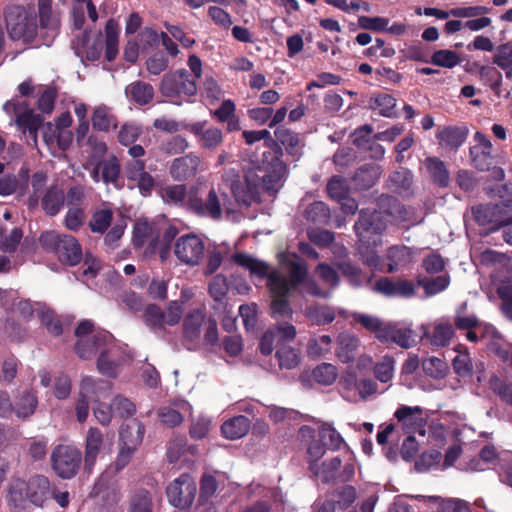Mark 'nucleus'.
I'll return each mask as SVG.
<instances>
[{"mask_svg": "<svg viewBox=\"0 0 512 512\" xmlns=\"http://www.w3.org/2000/svg\"><path fill=\"white\" fill-rule=\"evenodd\" d=\"M332 339L328 335H322L308 342L307 351L311 356L320 357L330 352Z\"/></svg>", "mask_w": 512, "mask_h": 512, "instance_id": "774afa93", "label": "nucleus"}, {"mask_svg": "<svg viewBox=\"0 0 512 512\" xmlns=\"http://www.w3.org/2000/svg\"><path fill=\"white\" fill-rule=\"evenodd\" d=\"M184 337L192 344H198L203 332V344L215 346L219 340L217 321L212 317L206 319L203 312L195 309L189 312L184 318Z\"/></svg>", "mask_w": 512, "mask_h": 512, "instance_id": "423d86ee", "label": "nucleus"}, {"mask_svg": "<svg viewBox=\"0 0 512 512\" xmlns=\"http://www.w3.org/2000/svg\"><path fill=\"white\" fill-rule=\"evenodd\" d=\"M305 316L316 325H327L334 321L336 311L325 305H310L304 311Z\"/></svg>", "mask_w": 512, "mask_h": 512, "instance_id": "58836bf2", "label": "nucleus"}, {"mask_svg": "<svg viewBox=\"0 0 512 512\" xmlns=\"http://www.w3.org/2000/svg\"><path fill=\"white\" fill-rule=\"evenodd\" d=\"M373 289L389 298H411L416 293L417 285L404 278L382 277L375 282Z\"/></svg>", "mask_w": 512, "mask_h": 512, "instance_id": "f3484780", "label": "nucleus"}, {"mask_svg": "<svg viewBox=\"0 0 512 512\" xmlns=\"http://www.w3.org/2000/svg\"><path fill=\"white\" fill-rule=\"evenodd\" d=\"M475 220L480 225L504 226L512 221V199L497 204L480 205L473 209Z\"/></svg>", "mask_w": 512, "mask_h": 512, "instance_id": "2eb2a0df", "label": "nucleus"}, {"mask_svg": "<svg viewBox=\"0 0 512 512\" xmlns=\"http://www.w3.org/2000/svg\"><path fill=\"white\" fill-rule=\"evenodd\" d=\"M113 220V213L110 209H101L93 213L89 222V227L92 232L104 233L111 225Z\"/></svg>", "mask_w": 512, "mask_h": 512, "instance_id": "6e6d98bb", "label": "nucleus"}, {"mask_svg": "<svg viewBox=\"0 0 512 512\" xmlns=\"http://www.w3.org/2000/svg\"><path fill=\"white\" fill-rule=\"evenodd\" d=\"M417 252L404 245H395L388 249L386 259L388 261L387 271L389 273L407 268L414 262Z\"/></svg>", "mask_w": 512, "mask_h": 512, "instance_id": "4be33fe9", "label": "nucleus"}, {"mask_svg": "<svg viewBox=\"0 0 512 512\" xmlns=\"http://www.w3.org/2000/svg\"><path fill=\"white\" fill-rule=\"evenodd\" d=\"M7 503L12 512H25L30 504L26 481L17 478L8 486Z\"/></svg>", "mask_w": 512, "mask_h": 512, "instance_id": "5701e85b", "label": "nucleus"}, {"mask_svg": "<svg viewBox=\"0 0 512 512\" xmlns=\"http://www.w3.org/2000/svg\"><path fill=\"white\" fill-rule=\"evenodd\" d=\"M237 264L246 267L252 274L259 276H268L267 285L271 292L272 316L280 321L282 319H291L293 310L290 307L286 297L299 284L303 283L306 293L320 298H328L331 295L330 290H325L313 280H305L307 267L305 263L295 254L282 253L279 255V263L284 273L289 275V279L280 271L269 272V266L262 261H258L246 254H237L234 256ZM296 336L294 325L284 322H278L273 328L267 330L261 338L260 350L262 354L272 353L274 346L282 345L292 341Z\"/></svg>", "mask_w": 512, "mask_h": 512, "instance_id": "f257e3e1", "label": "nucleus"}, {"mask_svg": "<svg viewBox=\"0 0 512 512\" xmlns=\"http://www.w3.org/2000/svg\"><path fill=\"white\" fill-rule=\"evenodd\" d=\"M274 133L289 154L292 156H299L301 154L300 139L296 133L284 127H278Z\"/></svg>", "mask_w": 512, "mask_h": 512, "instance_id": "c03bdc74", "label": "nucleus"}, {"mask_svg": "<svg viewBox=\"0 0 512 512\" xmlns=\"http://www.w3.org/2000/svg\"><path fill=\"white\" fill-rule=\"evenodd\" d=\"M360 340L354 334L342 332L337 338L336 355L342 363H349L354 360L355 352L359 347Z\"/></svg>", "mask_w": 512, "mask_h": 512, "instance_id": "c85d7f7f", "label": "nucleus"}, {"mask_svg": "<svg viewBox=\"0 0 512 512\" xmlns=\"http://www.w3.org/2000/svg\"><path fill=\"white\" fill-rule=\"evenodd\" d=\"M467 130L460 127H445L437 132L439 145L447 150H457L466 140Z\"/></svg>", "mask_w": 512, "mask_h": 512, "instance_id": "cd10ccee", "label": "nucleus"}, {"mask_svg": "<svg viewBox=\"0 0 512 512\" xmlns=\"http://www.w3.org/2000/svg\"><path fill=\"white\" fill-rule=\"evenodd\" d=\"M91 121L93 128L97 131L107 132L111 126L116 127V118L105 105L95 108Z\"/></svg>", "mask_w": 512, "mask_h": 512, "instance_id": "79ce46f5", "label": "nucleus"}, {"mask_svg": "<svg viewBox=\"0 0 512 512\" xmlns=\"http://www.w3.org/2000/svg\"><path fill=\"white\" fill-rule=\"evenodd\" d=\"M38 406V398L32 390H25L19 395L15 404H13V412L19 419L26 420L31 417Z\"/></svg>", "mask_w": 512, "mask_h": 512, "instance_id": "2f4dec72", "label": "nucleus"}, {"mask_svg": "<svg viewBox=\"0 0 512 512\" xmlns=\"http://www.w3.org/2000/svg\"><path fill=\"white\" fill-rule=\"evenodd\" d=\"M161 197L166 204L175 205L186 210L189 188L184 184H171L161 189Z\"/></svg>", "mask_w": 512, "mask_h": 512, "instance_id": "473e14b6", "label": "nucleus"}, {"mask_svg": "<svg viewBox=\"0 0 512 512\" xmlns=\"http://www.w3.org/2000/svg\"><path fill=\"white\" fill-rule=\"evenodd\" d=\"M338 268L354 286H361L366 280V276L362 274L360 268L350 261H343L338 263Z\"/></svg>", "mask_w": 512, "mask_h": 512, "instance_id": "0e129e2a", "label": "nucleus"}, {"mask_svg": "<svg viewBox=\"0 0 512 512\" xmlns=\"http://www.w3.org/2000/svg\"><path fill=\"white\" fill-rule=\"evenodd\" d=\"M370 109L383 117H394L396 115V99L387 93H380L372 96L369 101Z\"/></svg>", "mask_w": 512, "mask_h": 512, "instance_id": "f704fd0d", "label": "nucleus"}, {"mask_svg": "<svg viewBox=\"0 0 512 512\" xmlns=\"http://www.w3.org/2000/svg\"><path fill=\"white\" fill-rule=\"evenodd\" d=\"M126 95L138 105H147L153 99L154 89L148 83L137 81L127 86Z\"/></svg>", "mask_w": 512, "mask_h": 512, "instance_id": "4c0bfd02", "label": "nucleus"}, {"mask_svg": "<svg viewBox=\"0 0 512 512\" xmlns=\"http://www.w3.org/2000/svg\"><path fill=\"white\" fill-rule=\"evenodd\" d=\"M398 426L407 435H425L427 415L420 406L401 405L394 413Z\"/></svg>", "mask_w": 512, "mask_h": 512, "instance_id": "4468645a", "label": "nucleus"}, {"mask_svg": "<svg viewBox=\"0 0 512 512\" xmlns=\"http://www.w3.org/2000/svg\"><path fill=\"white\" fill-rule=\"evenodd\" d=\"M205 253L203 240L194 233L180 236L174 244V254L177 259L188 266L199 265Z\"/></svg>", "mask_w": 512, "mask_h": 512, "instance_id": "ddd939ff", "label": "nucleus"}, {"mask_svg": "<svg viewBox=\"0 0 512 512\" xmlns=\"http://www.w3.org/2000/svg\"><path fill=\"white\" fill-rule=\"evenodd\" d=\"M197 484L194 478L183 473L174 479L166 488L168 502L175 508L189 509L196 497Z\"/></svg>", "mask_w": 512, "mask_h": 512, "instance_id": "f8f14e48", "label": "nucleus"}, {"mask_svg": "<svg viewBox=\"0 0 512 512\" xmlns=\"http://www.w3.org/2000/svg\"><path fill=\"white\" fill-rule=\"evenodd\" d=\"M142 318L145 325L151 330L155 332L164 330V311L158 305H147Z\"/></svg>", "mask_w": 512, "mask_h": 512, "instance_id": "de8ad7c7", "label": "nucleus"}, {"mask_svg": "<svg viewBox=\"0 0 512 512\" xmlns=\"http://www.w3.org/2000/svg\"><path fill=\"white\" fill-rule=\"evenodd\" d=\"M64 204V191L57 185H51L48 187L41 198V207L44 213L50 217H54L59 214Z\"/></svg>", "mask_w": 512, "mask_h": 512, "instance_id": "393cba45", "label": "nucleus"}, {"mask_svg": "<svg viewBox=\"0 0 512 512\" xmlns=\"http://www.w3.org/2000/svg\"><path fill=\"white\" fill-rule=\"evenodd\" d=\"M425 167L435 183L443 187L448 185L449 173L443 161L437 157H428L425 159Z\"/></svg>", "mask_w": 512, "mask_h": 512, "instance_id": "37998d69", "label": "nucleus"}, {"mask_svg": "<svg viewBox=\"0 0 512 512\" xmlns=\"http://www.w3.org/2000/svg\"><path fill=\"white\" fill-rule=\"evenodd\" d=\"M208 293L212 299L211 308L221 322L224 321V275L214 276L208 286Z\"/></svg>", "mask_w": 512, "mask_h": 512, "instance_id": "c756f323", "label": "nucleus"}, {"mask_svg": "<svg viewBox=\"0 0 512 512\" xmlns=\"http://www.w3.org/2000/svg\"><path fill=\"white\" fill-rule=\"evenodd\" d=\"M424 335L432 346L445 347L454 335V328L451 323L440 320L433 324L431 330L425 331Z\"/></svg>", "mask_w": 512, "mask_h": 512, "instance_id": "bb28decb", "label": "nucleus"}, {"mask_svg": "<svg viewBox=\"0 0 512 512\" xmlns=\"http://www.w3.org/2000/svg\"><path fill=\"white\" fill-rule=\"evenodd\" d=\"M344 397L355 401L353 394H357L361 400H367L370 396L378 393V385L372 379L357 380L355 375L348 374L342 378Z\"/></svg>", "mask_w": 512, "mask_h": 512, "instance_id": "6ab92c4d", "label": "nucleus"}, {"mask_svg": "<svg viewBox=\"0 0 512 512\" xmlns=\"http://www.w3.org/2000/svg\"><path fill=\"white\" fill-rule=\"evenodd\" d=\"M111 405L114 415L121 419L132 417L136 413L135 404L121 395H117Z\"/></svg>", "mask_w": 512, "mask_h": 512, "instance_id": "e2e57ef3", "label": "nucleus"}, {"mask_svg": "<svg viewBox=\"0 0 512 512\" xmlns=\"http://www.w3.org/2000/svg\"><path fill=\"white\" fill-rule=\"evenodd\" d=\"M395 359L392 356H383L374 366V375L383 384L389 383L394 377Z\"/></svg>", "mask_w": 512, "mask_h": 512, "instance_id": "09e8293b", "label": "nucleus"}, {"mask_svg": "<svg viewBox=\"0 0 512 512\" xmlns=\"http://www.w3.org/2000/svg\"><path fill=\"white\" fill-rule=\"evenodd\" d=\"M457 355L453 359V368L461 376H466L472 371L473 365L469 352L465 346L456 348Z\"/></svg>", "mask_w": 512, "mask_h": 512, "instance_id": "5fc2aeb1", "label": "nucleus"}, {"mask_svg": "<svg viewBox=\"0 0 512 512\" xmlns=\"http://www.w3.org/2000/svg\"><path fill=\"white\" fill-rule=\"evenodd\" d=\"M416 498L436 503L438 506L437 512H471L468 503L458 498L442 499L438 496L426 497L421 495L416 496Z\"/></svg>", "mask_w": 512, "mask_h": 512, "instance_id": "e433bc0d", "label": "nucleus"}, {"mask_svg": "<svg viewBox=\"0 0 512 512\" xmlns=\"http://www.w3.org/2000/svg\"><path fill=\"white\" fill-rule=\"evenodd\" d=\"M26 489L30 504L43 507L51 492V484L48 477L40 474L32 476L26 481Z\"/></svg>", "mask_w": 512, "mask_h": 512, "instance_id": "412c9836", "label": "nucleus"}, {"mask_svg": "<svg viewBox=\"0 0 512 512\" xmlns=\"http://www.w3.org/2000/svg\"><path fill=\"white\" fill-rule=\"evenodd\" d=\"M161 94L171 100L191 97L197 93L194 77L186 69H180L164 75L160 84Z\"/></svg>", "mask_w": 512, "mask_h": 512, "instance_id": "1a4fd4ad", "label": "nucleus"}, {"mask_svg": "<svg viewBox=\"0 0 512 512\" xmlns=\"http://www.w3.org/2000/svg\"><path fill=\"white\" fill-rule=\"evenodd\" d=\"M124 360L125 352L114 342L112 337L111 342H108L100 352L97 359V369L102 375L115 378L119 374Z\"/></svg>", "mask_w": 512, "mask_h": 512, "instance_id": "dca6fc26", "label": "nucleus"}, {"mask_svg": "<svg viewBox=\"0 0 512 512\" xmlns=\"http://www.w3.org/2000/svg\"><path fill=\"white\" fill-rule=\"evenodd\" d=\"M493 63L504 71L506 78H512V42L501 44L495 49Z\"/></svg>", "mask_w": 512, "mask_h": 512, "instance_id": "a19ab883", "label": "nucleus"}, {"mask_svg": "<svg viewBox=\"0 0 512 512\" xmlns=\"http://www.w3.org/2000/svg\"><path fill=\"white\" fill-rule=\"evenodd\" d=\"M319 436L321 442L330 449H339L341 445H344L342 436L336 431L334 427L329 424H323L319 430Z\"/></svg>", "mask_w": 512, "mask_h": 512, "instance_id": "052dcab7", "label": "nucleus"}, {"mask_svg": "<svg viewBox=\"0 0 512 512\" xmlns=\"http://www.w3.org/2000/svg\"><path fill=\"white\" fill-rule=\"evenodd\" d=\"M112 334L107 331L97 332L90 338H80L75 344V352L84 360L91 359L97 351L104 349L111 342Z\"/></svg>", "mask_w": 512, "mask_h": 512, "instance_id": "aec40b11", "label": "nucleus"}, {"mask_svg": "<svg viewBox=\"0 0 512 512\" xmlns=\"http://www.w3.org/2000/svg\"><path fill=\"white\" fill-rule=\"evenodd\" d=\"M231 191L237 202L248 205L253 197V190L250 184L240 178L232 181Z\"/></svg>", "mask_w": 512, "mask_h": 512, "instance_id": "69168bd1", "label": "nucleus"}, {"mask_svg": "<svg viewBox=\"0 0 512 512\" xmlns=\"http://www.w3.org/2000/svg\"><path fill=\"white\" fill-rule=\"evenodd\" d=\"M186 211L200 218L220 220L222 208L215 188L201 182L191 185Z\"/></svg>", "mask_w": 512, "mask_h": 512, "instance_id": "7ed1b4c3", "label": "nucleus"}, {"mask_svg": "<svg viewBox=\"0 0 512 512\" xmlns=\"http://www.w3.org/2000/svg\"><path fill=\"white\" fill-rule=\"evenodd\" d=\"M102 179L105 183H116L120 175V164L116 157L104 160L98 164Z\"/></svg>", "mask_w": 512, "mask_h": 512, "instance_id": "680f3d73", "label": "nucleus"}, {"mask_svg": "<svg viewBox=\"0 0 512 512\" xmlns=\"http://www.w3.org/2000/svg\"><path fill=\"white\" fill-rule=\"evenodd\" d=\"M178 234L179 230L176 226L168 225L161 235H157L155 239H152L150 244H148V248L153 253L157 251L160 259L165 261L170 254L172 242L176 239Z\"/></svg>", "mask_w": 512, "mask_h": 512, "instance_id": "a878e982", "label": "nucleus"}, {"mask_svg": "<svg viewBox=\"0 0 512 512\" xmlns=\"http://www.w3.org/2000/svg\"><path fill=\"white\" fill-rule=\"evenodd\" d=\"M39 241L44 249L55 253L59 261L64 264L75 266L83 258L81 245L72 235L45 231L41 234Z\"/></svg>", "mask_w": 512, "mask_h": 512, "instance_id": "39448f33", "label": "nucleus"}, {"mask_svg": "<svg viewBox=\"0 0 512 512\" xmlns=\"http://www.w3.org/2000/svg\"><path fill=\"white\" fill-rule=\"evenodd\" d=\"M103 434L96 428H89L85 439L84 469L90 474L103 445Z\"/></svg>", "mask_w": 512, "mask_h": 512, "instance_id": "b1692460", "label": "nucleus"}, {"mask_svg": "<svg viewBox=\"0 0 512 512\" xmlns=\"http://www.w3.org/2000/svg\"><path fill=\"white\" fill-rule=\"evenodd\" d=\"M5 22L11 40L31 43L37 36V18L33 11L21 5H11L5 9Z\"/></svg>", "mask_w": 512, "mask_h": 512, "instance_id": "20e7f679", "label": "nucleus"}, {"mask_svg": "<svg viewBox=\"0 0 512 512\" xmlns=\"http://www.w3.org/2000/svg\"><path fill=\"white\" fill-rule=\"evenodd\" d=\"M51 467L61 479H72L80 470L82 452L73 445L59 444L52 450Z\"/></svg>", "mask_w": 512, "mask_h": 512, "instance_id": "6e6552de", "label": "nucleus"}, {"mask_svg": "<svg viewBox=\"0 0 512 512\" xmlns=\"http://www.w3.org/2000/svg\"><path fill=\"white\" fill-rule=\"evenodd\" d=\"M312 375L317 383L331 385L337 379L338 371L333 364L322 363L314 368Z\"/></svg>", "mask_w": 512, "mask_h": 512, "instance_id": "864d4df0", "label": "nucleus"}, {"mask_svg": "<svg viewBox=\"0 0 512 512\" xmlns=\"http://www.w3.org/2000/svg\"><path fill=\"white\" fill-rule=\"evenodd\" d=\"M386 339L380 342H393L402 348H409L412 345V331L410 329H398L394 325L388 323L385 329Z\"/></svg>", "mask_w": 512, "mask_h": 512, "instance_id": "a18cd8bd", "label": "nucleus"}, {"mask_svg": "<svg viewBox=\"0 0 512 512\" xmlns=\"http://www.w3.org/2000/svg\"><path fill=\"white\" fill-rule=\"evenodd\" d=\"M341 465L339 457H334L328 461H324L321 466L312 464L311 471L317 479L324 483H330L338 480V471Z\"/></svg>", "mask_w": 512, "mask_h": 512, "instance_id": "c9c22d12", "label": "nucleus"}, {"mask_svg": "<svg viewBox=\"0 0 512 512\" xmlns=\"http://www.w3.org/2000/svg\"><path fill=\"white\" fill-rule=\"evenodd\" d=\"M492 149H480L479 147H472L470 149V156L472 164L480 171H488L493 165L491 156Z\"/></svg>", "mask_w": 512, "mask_h": 512, "instance_id": "bf43d9fd", "label": "nucleus"}, {"mask_svg": "<svg viewBox=\"0 0 512 512\" xmlns=\"http://www.w3.org/2000/svg\"><path fill=\"white\" fill-rule=\"evenodd\" d=\"M352 317L355 322L360 323L366 330L374 333L375 338L379 341L386 339V327L388 323L383 322L374 315L354 312Z\"/></svg>", "mask_w": 512, "mask_h": 512, "instance_id": "72a5a7b5", "label": "nucleus"}, {"mask_svg": "<svg viewBox=\"0 0 512 512\" xmlns=\"http://www.w3.org/2000/svg\"><path fill=\"white\" fill-rule=\"evenodd\" d=\"M3 110L10 117H15L12 121L23 134H27V142L37 145L38 130L43 126V117L28 108L26 101L20 102L16 99L6 101Z\"/></svg>", "mask_w": 512, "mask_h": 512, "instance_id": "0eeeda50", "label": "nucleus"}, {"mask_svg": "<svg viewBox=\"0 0 512 512\" xmlns=\"http://www.w3.org/2000/svg\"><path fill=\"white\" fill-rule=\"evenodd\" d=\"M110 383L102 379L84 377L80 384L79 398L76 403V416L80 423L86 421L89 414V401H98L110 392Z\"/></svg>", "mask_w": 512, "mask_h": 512, "instance_id": "9b49d317", "label": "nucleus"}, {"mask_svg": "<svg viewBox=\"0 0 512 512\" xmlns=\"http://www.w3.org/2000/svg\"><path fill=\"white\" fill-rule=\"evenodd\" d=\"M431 61L437 66L453 68L459 64L460 58L456 52L443 49L434 52Z\"/></svg>", "mask_w": 512, "mask_h": 512, "instance_id": "338daca9", "label": "nucleus"}, {"mask_svg": "<svg viewBox=\"0 0 512 512\" xmlns=\"http://www.w3.org/2000/svg\"><path fill=\"white\" fill-rule=\"evenodd\" d=\"M413 177L409 170L399 168L390 175V186L399 193L407 192L412 185Z\"/></svg>", "mask_w": 512, "mask_h": 512, "instance_id": "603ef678", "label": "nucleus"}, {"mask_svg": "<svg viewBox=\"0 0 512 512\" xmlns=\"http://www.w3.org/2000/svg\"><path fill=\"white\" fill-rule=\"evenodd\" d=\"M380 210L369 209L360 212V218L354 228L359 238V253L363 261L370 267H378L380 257L374 248L381 244V233L388 222L414 226L422 222L423 217L417 215L414 208H406L397 199L383 196L379 203Z\"/></svg>", "mask_w": 512, "mask_h": 512, "instance_id": "f03ea898", "label": "nucleus"}, {"mask_svg": "<svg viewBox=\"0 0 512 512\" xmlns=\"http://www.w3.org/2000/svg\"><path fill=\"white\" fill-rule=\"evenodd\" d=\"M127 512H153V502L149 491L137 490L129 499Z\"/></svg>", "mask_w": 512, "mask_h": 512, "instance_id": "49530a36", "label": "nucleus"}, {"mask_svg": "<svg viewBox=\"0 0 512 512\" xmlns=\"http://www.w3.org/2000/svg\"><path fill=\"white\" fill-rule=\"evenodd\" d=\"M380 170L374 166H363L361 167L354 176V181L359 188L371 187L379 178Z\"/></svg>", "mask_w": 512, "mask_h": 512, "instance_id": "13d9d810", "label": "nucleus"}, {"mask_svg": "<svg viewBox=\"0 0 512 512\" xmlns=\"http://www.w3.org/2000/svg\"><path fill=\"white\" fill-rule=\"evenodd\" d=\"M38 12L41 29L47 30L51 37H55L58 21L52 13V0H38Z\"/></svg>", "mask_w": 512, "mask_h": 512, "instance_id": "ea45409f", "label": "nucleus"}, {"mask_svg": "<svg viewBox=\"0 0 512 512\" xmlns=\"http://www.w3.org/2000/svg\"><path fill=\"white\" fill-rule=\"evenodd\" d=\"M276 358L278 360L279 367L287 370L298 367L301 362L299 351L288 346H282L279 348L276 352Z\"/></svg>", "mask_w": 512, "mask_h": 512, "instance_id": "8fccbe9b", "label": "nucleus"}, {"mask_svg": "<svg viewBox=\"0 0 512 512\" xmlns=\"http://www.w3.org/2000/svg\"><path fill=\"white\" fill-rule=\"evenodd\" d=\"M250 429V421L247 417L240 415L226 421V438L238 439L247 434Z\"/></svg>", "mask_w": 512, "mask_h": 512, "instance_id": "3c124183", "label": "nucleus"}, {"mask_svg": "<svg viewBox=\"0 0 512 512\" xmlns=\"http://www.w3.org/2000/svg\"><path fill=\"white\" fill-rule=\"evenodd\" d=\"M204 92L208 105H215L219 102L218 107L214 111V115L219 122H224V100L221 99L222 90L214 78L206 77L204 81Z\"/></svg>", "mask_w": 512, "mask_h": 512, "instance_id": "7c9ffc66", "label": "nucleus"}, {"mask_svg": "<svg viewBox=\"0 0 512 512\" xmlns=\"http://www.w3.org/2000/svg\"><path fill=\"white\" fill-rule=\"evenodd\" d=\"M141 444V436L138 434L133 440H127L125 446H121L115 465L117 470H121L128 465L138 445Z\"/></svg>", "mask_w": 512, "mask_h": 512, "instance_id": "4d7b16f0", "label": "nucleus"}, {"mask_svg": "<svg viewBox=\"0 0 512 512\" xmlns=\"http://www.w3.org/2000/svg\"><path fill=\"white\" fill-rule=\"evenodd\" d=\"M202 161L199 156L190 153L175 158L169 168L170 176L178 182L194 178L201 170Z\"/></svg>", "mask_w": 512, "mask_h": 512, "instance_id": "a211bd4d", "label": "nucleus"}, {"mask_svg": "<svg viewBox=\"0 0 512 512\" xmlns=\"http://www.w3.org/2000/svg\"><path fill=\"white\" fill-rule=\"evenodd\" d=\"M256 167L264 172L262 187L270 195H275L282 187L287 175L285 163L272 151L263 153V160L256 163Z\"/></svg>", "mask_w": 512, "mask_h": 512, "instance_id": "9d476101", "label": "nucleus"}]
</instances>
